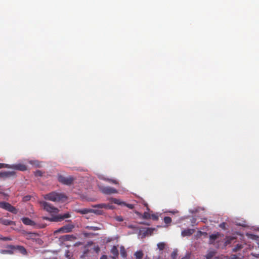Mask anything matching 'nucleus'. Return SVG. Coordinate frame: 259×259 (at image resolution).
<instances>
[{"instance_id": "f257e3e1", "label": "nucleus", "mask_w": 259, "mask_h": 259, "mask_svg": "<svg viewBox=\"0 0 259 259\" xmlns=\"http://www.w3.org/2000/svg\"><path fill=\"white\" fill-rule=\"evenodd\" d=\"M44 198L46 200L52 201H59L63 199L66 198L65 195L63 194H60L55 192H52L49 194H47L44 196Z\"/></svg>"}, {"instance_id": "f03ea898", "label": "nucleus", "mask_w": 259, "mask_h": 259, "mask_svg": "<svg viewBox=\"0 0 259 259\" xmlns=\"http://www.w3.org/2000/svg\"><path fill=\"white\" fill-rule=\"evenodd\" d=\"M21 220L23 223L25 225L32 226L35 229L44 228L47 226V225L45 224H37L33 221L27 217L22 218Z\"/></svg>"}, {"instance_id": "7ed1b4c3", "label": "nucleus", "mask_w": 259, "mask_h": 259, "mask_svg": "<svg viewBox=\"0 0 259 259\" xmlns=\"http://www.w3.org/2000/svg\"><path fill=\"white\" fill-rule=\"evenodd\" d=\"M58 181L62 184L66 185H70L72 184L74 180V178L72 176L65 177L62 175H58Z\"/></svg>"}, {"instance_id": "20e7f679", "label": "nucleus", "mask_w": 259, "mask_h": 259, "mask_svg": "<svg viewBox=\"0 0 259 259\" xmlns=\"http://www.w3.org/2000/svg\"><path fill=\"white\" fill-rule=\"evenodd\" d=\"M40 204L41 206L46 210L47 211L50 213H57L58 209L51 205L50 203L46 201H40Z\"/></svg>"}, {"instance_id": "39448f33", "label": "nucleus", "mask_w": 259, "mask_h": 259, "mask_svg": "<svg viewBox=\"0 0 259 259\" xmlns=\"http://www.w3.org/2000/svg\"><path fill=\"white\" fill-rule=\"evenodd\" d=\"M0 207L14 214H17L18 212V210L8 202H0Z\"/></svg>"}, {"instance_id": "423d86ee", "label": "nucleus", "mask_w": 259, "mask_h": 259, "mask_svg": "<svg viewBox=\"0 0 259 259\" xmlns=\"http://www.w3.org/2000/svg\"><path fill=\"white\" fill-rule=\"evenodd\" d=\"M70 217V214L68 213H65L63 215H58L56 217H53L52 218H50L46 217H44L42 218L44 220H49L51 222H59V221H61V220H64V219L69 218Z\"/></svg>"}, {"instance_id": "0eeeda50", "label": "nucleus", "mask_w": 259, "mask_h": 259, "mask_svg": "<svg viewBox=\"0 0 259 259\" xmlns=\"http://www.w3.org/2000/svg\"><path fill=\"white\" fill-rule=\"evenodd\" d=\"M74 228V226L73 225L67 224V225L61 227L57 230L55 231L54 232V233L57 234V233H69L72 231V230Z\"/></svg>"}, {"instance_id": "6e6552de", "label": "nucleus", "mask_w": 259, "mask_h": 259, "mask_svg": "<svg viewBox=\"0 0 259 259\" xmlns=\"http://www.w3.org/2000/svg\"><path fill=\"white\" fill-rule=\"evenodd\" d=\"M7 168H12L20 171H25L27 170V166L22 163H17L12 165H7Z\"/></svg>"}, {"instance_id": "1a4fd4ad", "label": "nucleus", "mask_w": 259, "mask_h": 259, "mask_svg": "<svg viewBox=\"0 0 259 259\" xmlns=\"http://www.w3.org/2000/svg\"><path fill=\"white\" fill-rule=\"evenodd\" d=\"M101 192L106 195L115 194L118 192L117 190L114 188L111 187H104L101 189Z\"/></svg>"}, {"instance_id": "9d476101", "label": "nucleus", "mask_w": 259, "mask_h": 259, "mask_svg": "<svg viewBox=\"0 0 259 259\" xmlns=\"http://www.w3.org/2000/svg\"><path fill=\"white\" fill-rule=\"evenodd\" d=\"M16 176L15 171H4L0 172V178L6 179L8 178L13 177Z\"/></svg>"}, {"instance_id": "9b49d317", "label": "nucleus", "mask_w": 259, "mask_h": 259, "mask_svg": "<svg viewBox=\"0 0 259 259\" xmlns=\"http://www.w3.org/2000/svg\"><path fill=\"white\" fill-rule=\"evenodd\" d=\"M7 248H10L11 249H16L18 250L20 252H21L22 254H23L24 255L26 254V253H27L26 249L24 247H23L22 246L18 245V246H15L14 245H10L7 246Z\"/></svg>"}, {"instance_id": "f8f14e48", "label": "nucleus", "mask_w": 259, "mask_h": 259, "mask_svg": "<svg viewBox=\"0 0 259 259\" xmlns=\"http://www.w3.org/2000/svg\"><path fill=\"white\" fill-rule=\"evenodd\" d=\"M38 236V234L36 233H32V232H25L24 233V236L28 240H35L36 239V237Z\"/></svg>"}, {"instance_id": "ddd939ff", "label": "nucleus", "mask_w": 259, "mask_h": 259, "mask_svg": "<svg viewBox=\"0 0 259 259\" xmlns=\"http://www.w3.org/2000/svg\"><path fill=\"white\" fill-rule=\"evenodd\" d=\"M76 237L73 235H65L60 238V240L62 241H71L75 240Z\"/></svg>"}, {"instance_id": "4468645a", "label": "nucleus", "mask_w": 259, "mask_h": 259, "mask_svg": "<svg viewBox=\"0 0 259 259\" xmlns=\"http://www.w3.org/2000/svg\"><path fill=\"white\" fill-rule=\"evenodd\" d=\"M195 232V230L193 229H188L182 231L181 235L182 236H189L193 234Z\"/></svg>"}, {"instance_id": "2eb2a0df", "label": "nucleus", "mask_w": 259, "mask_h": 259, "mask_svg": "<svg viewBox=\"0 0 259 259\" xmlns=\"http://www.w3.org/2000/svg\"><path fill=\"white\" fill-rule=\"evenodd\" d=\"M0 223L6 225V226H9V225H15V222L10 221L8 219L1 218L0 219Z\"/></svg>"}, {"instance_id": "dca6fc26", "label": "nucleus", "mask_w": 259, "mask_h": 259, "mask_svg": "<svg viewBox=\"0 0 259 259\" xmlns=\"http://www.w3.org/2000/svg\"><path fill=\"white\" fill-rule=\"evenodd\" d=\"M220 236V234L219 233H217L216 234H213L209 236V243L210 244H212L214 241L219 238Z\"/></svg>"}, {"instance_id": "f3484780", "label": "nucleus", "mask_w": 259, "mask_h": 259, "mask_svg": "<svg viewBox=\"0 0 259 259\" xmlns=\"http://www.w3.org/2000/svg\"><path fill=\"white\" fill-rule=\"evenodd\" d=\"M156 230V229L155 228H147L146 229V230L143 234L145 236L151 235L153 232Z\"/></svg>"}, {"instance_id": "a211bd4d", "label": "nucleus", "mask_w": 259, "mask_h": 259, "mask_svg": "<svg viewBox=\"0 0 259 259\" xmlns=\"http://www.w3.org/2000/svg\"><path fill=\"white\" fill-rule=\"evenodd\" d=\"M85 229L89 230L98 231L101 230L102 227L101 226H87L85 227Z\"/></svg>"}, {"instance_id": "6ab92c4d", "label": "nucleus", "mask_w": 259, "mask_h": 259, "mask_svg": "<svg viewBox=\"0 0 259 259\" xmlns=\"http://www.w3.org/2000/svg\"><path fill=\"white\" fill-rule=\"evenodd\" d=\"M136 259H142L144 253L142 250L137 251L134 253Z\"/></svg>"}, {"instance_id": "aec40b11", "label": "nucleus", "mask_w": 259, "mask_h": 259, "mask_svg": "<svg viewBox=\"0 0 259 259\" xmlns=\"http://www.w3.org/2000/svg\"><path fill=\"white\" fill-rule=\"evenodd\" d=\"M120 253L121 256L123 258H126L127 257V253L126 251L123 246H121L120 247Z\"/></svg>"}, {"instance_id": "412c9836", "label": "nucleus", "mask_w": 259, "mask_h": 259, "mask_svg": "<svg viewBox=\"0 0 259 259\" xmlns=\"http://www.w3.org/2000/svg\"><path fill=\"white\" fill-rule=\"evenodd\" d=\"M29 162L35 167H40L41 166V162L38 160H30Z\"/></svg>"}, {"instance_id": "4be33fe9", "label": "nucleus", "mask_w": 259, "mask_h": 259, "mask_svg": "<svg viewBox=\"0 0 259 259\" xmlns=\"http://www.w3.org/2000/svg\"><path fill=\"white\" fill-rule=\"evenodd\" d=\"M236 239V237L233 236H227L226 237V241L225 244L226 245L232 243V242Z\"/></svg>"}, {"instance_id": "5701e85b", "label": "nucleus", "mask_w": 259, "mask_h": 259, "mask_svg": "<svg viewBox=\"0 0 259 259\" xmlns=\"http://www.w3.org/2000/svg\"><path fill=\"white\" fill-rule=\"evenodd\" d=\"M111 252L115 257H117L118 256L119 252H118V250L116 246H113L112 247V248L111 249Z\"/></svg>"}, {"instance_id": "b1692460", "label": "nucleus", "mask_w": 259, "mask_h": 259, "mask_svg": "<svg viewBox=\"0 0 259 259\" xmlns=\"http://www.w3.org/2000/svg\"><path fill=\"white\" fill-rule=\"evenodd\" d=\"M93 207L94 208H110L108 205L104 204V203H101V204L95 205H94Z\"/></svg>"}, {"instance_id": "393cba45", "label": "nucleus", "mask_w": 259, "mask_h": 259, "mask_svg": "<svg viewBox=\"0 0 259 259\" xmlns=\"http://www.w3.org/2000/svg\"><path fill=\"white\" fill-rule=\"evenodd\" d=\"M92 213H94L97 215H101L103 213V210L100 209H92Z\"/></svg>"}, {"instance_id": "a878e982", "label": "nucleus", "mask_w": 259, "mask_h": 259, "mask_svg": "<svg viewBox=\"0 0 259 259\" xmlns=\"http://www.w3.org/2000/svg\"><path fill=\"white\" fill-rule=\"evenodd\" d=\"M112 202L115 204H119V205L125 204V202H121V201H120V200L119 199H118L116 198H112Z\"/></svg>"}, {"instance_id": "bb28decb", "label": "nucleus", "mask_w": 259, "mask_h": 259, "mask_svg": "<svg viewBox=\"0 0 259 259\" xmlns=\"http://www.w3.org/2000/svg\"><path fill=\"white\" fill-rule=\"evenodd\" d=\"M157 247L160 250H163L165 247V244L164 242L158 243L157 244Z\"/></svg>"}, {"instance_id": "cd10ccee", "label": "nucleus", "mask_w": 259, "mask_h": 259, "mask_svg": "<svg viewBox=\"0 0 259 259\" xmlns=\"http://www.w3.org/2000/svg\"><path fill=\"white\" fill-rule=\"evenodd\" d=\"M242 248H243L242 245L238 244L233 249V251L237 252V251L239 250L240 249H241Z\"/></svg>"}, {"instance_id": "c85d7f7f", "label": "nucleus", "mask_w": 259, "mask_h": 259, "mask_svg": "<svg viewBox=\"0 0 259 259\" xmlns=\"http://www.w3.org/2000/svg\"><path fill=\"white\" fill-rule=\"evenodd\" d=\"M214 255V252L210 251L205 256L206 259H211L212 257Z\"/></svg>"}, {"instance_id": "c756f323", "label": "nucleus", "mask_w": 259, "mask_h": 259, "mask_svg": "<svg viewBox=\"0 0 259 259\" xmlns=\"http://www.w3.org/2000/svg\"><path fill=\"white\" fill-rule=\"evenodd\" d=\"M91 209H92L85 208L81 210L80 212L81 214H87L88 213H92Z\"/></svg>"}, {"instance_id": "7c9ffc66", "label": "nucleus", "mask_w": 259, "mask_h": 259, "mask_svg": "<svg viewBox=\"0 0 259 259\" xmlns=\"http://www.w3.org/2000/svg\"><path fill=\"white\" fill-rule=\"evenodd\" d=\"M164 222L166 224H170L171 222V219L170 217H165L164 218Z\"/></svg>"}, {"instance_id": "2f4dec72", "label": "nucleus", "mask_w": 259, "mask_h": 259, "mask_svg": "<svg viewBox=\"0 0 259 259\" xmlns=\"http://www.w3.org/2000/svg\"><path fill=\"white\" fill-rule=\"evenodd\" d=\"M178 255V251L177 249L174 250L171 253V257L172 259H176Z\"/></svg>"}, {"instance_id": "473e14b6", "label": "nucleus", "mask_w": 259, "mask_h": 259, "mask_svg": "<svg viewBox=\"0 0 259 259\" xmlns=\"http://www.w3.org/2000/svg\"><path fill=\"white\" fill-rule=\"evenodd\" d=\"M142 218L145 219H149L151 218V215L149 212H145L143 214Z\"/></svg>"}, {"instance_id": "72a5a7b5", "label": "nucleus", "mask_w": 259, "mask_h": 259, "mask_svg": "<svg viewBox=\"0 0 259 259\" xmlns=\"http://www.w3.org/2000/svg\"><path fill=\"white\" fill-rule=\"evenodd\" d=\"M105 180L106 181L109 182V183H113V184H115V185H118V181H116V180L110 179H105Z\"/></svg>"}, {"instance_id": "f704fd0d", "label": "nucleus", "mask_w": 259, "mask_h": 259, "mask_svg": "<svg viewBox=\"0 0 259 259\" xmlns=\"http://www.w3.org/2000/svg\"><path fill=\"white\" fill-rule=\"evenodd\" d=\"M34 174L36 177H41L42 176V172L41 170H37L34 172Z\"/></svg>"}, {"instance_id": "c9c22d12", "label": "nucleus", "mask_w": 259, "mask_h": 259, "mask_svg": "<svg viewBox=\"0 0 259 259\" xmlns=\"http://www.w3.org/2000/svg\"><path fill=\"white\" fill-rule=\"evenodd\" d=\"M0 253L1 254H12L13 253L12 251L11 250H1Z\"/></svg>"}, {"instance_id": "e433bc0d", "label": "nucleus", "mask_w": 259, "mask_h": 259, "mask_svg": "<svg viewBox=\"0 0 259 259\" xmlns=\"http://www.w3.org/2000/svg\"><path fill=\"white\" fill-rule=\"evenodd\" d=\"M226 223L223 222L219 225V227L223 230H226Z\"/></svg>"}, {"instance_id": "4c0bfd02", "label": "nucleus", "mask_w": 259, "mask_h": 259, "mask_svg": "<svg viewBox=\"0 0 259 259\" xmlns=\"http://www.w3.org/2000/svg\"><path fill=\"white\" fill-rule=\"evenodd\" d=\"M31 198V196L30 195H27V196H24L23 198V201H29Z\"/></svg>"}, {"instance_id": "58836bf2", "label": "nucleus", "mask_w": 259, "mask_h": 259, "mask_svg": "<svg viewBox=\"0 0 259 259\" xmlns=\"http://www.w3.org/2000/svg\"><path fill=\"white\" fill-rule=\"evenodd\" d=\"M115 220L118 222H122L123 221V219L121 216H116L115 217Z\"/></svg>"}, {"instance_id": "ea45409f", "label": "nucleus", "mask_w": 259, "mask_h": 259, "mask_svg": "<svg viewBox=\"0 0 259 259\" xmlns=\"http://www.w3.org/2000/svg\"><path fill=\"white\" fill-rule=\"evenodd\" d=\"M124 205L126 206L128 208H130V209H133L134 206V205L133 204H126L125 203V204H123Z\"/></svg>"}, {"instance_id": "a19ab883", "label": "nucleus", "mask_w": 259, "mask_h": 259, "mask_svg": "<svg viewBox=\"0 0 259 259\" xmlns=\"http://www.w3.org/2000/svg\"><path fill=\"white\" fill-rule=\"evenodd\" d=\"M230 259H239V257L236 254H232L230 256Z\"/></svg>"}, {"instance_id": "79ce46f5", "label": "nucleus", "mask_w": 259, "mask_h": 259, "mask_svg": "<svg viewBox=\"0 0 259 259\" xmlns=\"http://www.w3.org/2000/svg\"><path fill=\"white\" fill-rule=\"evenodd\" d=\"M3 241H10V240H12V238L11 237H4L3 239H2Z\"/></svg>"}, {"instance_id": "37998d69", "label": "nucleus", "mask_w": 259, "mask_h": 259, "mask_svg": "<svg viewBox=\"0 0 259 259\" xmlns=\"http://www.w3.org/2000/svg\"><path fill=\"white\" fill-rule=\"evenodd\" d=\"M7 164L4 163H0V168L6 167Z\"/></svg>"}, {"instance_id": "c03bdc74", "label": "nucleus", "mask_w": 259, "mask_h": 259, "mask_svg": "<svg viewBox=\"0 0 259 259\" xmlns=\"http://www.w3.org/2000/svg\"><path fill=\"white\" fill-rule=\"evenodd\" d=\"M151 217L152 219L154 220H157L158 219V217L155 214H152Z\"/></svg>"}, {"instance_id": "a18cd8bd", "label": "nucleus", "mask_w": 259, "mask_h": 259, "mask_svg": "<svg viewBox=\"0 0 259 259\" xmlns=\"http://www.w3.org/2000/svg\"><path fill=\"white\" fill-rule=\"evenodd\" d=\"M189 254H186L184 257H182L181 259H189Z\"/></svg>"}, {"instance_id": "49530a36", "label": "nucleus", "mask_w": 259, "mask_h": 259, "mask_svg": "<svg viewBox=\"0 0 259 259\" xmlns=\"http://www.w3.org/2000/svg\"><path fill=\"white\" fill-rule=\"evenodd\" d=\"M100 259H108V257L106 255H103L101 256Z\"/></svg>"}, {"instance_id": "de8ad7c7", "label": "nucleus", "mask_w": 259, "mask_h": 259, "mask_svg": "<svg viewBox=\"0 0 259 259\" xmlns=\"http://www.w3.org/2000/svg\"><path fill=\"white\" fill-rule=\"evenodd\" d=\"M253 255L257 258H259V253L253 254Z\"/></svg>"}, {"instance_id": "09e8293b", "label": "nucleus", "mask_w": 259, "mask_h": 259, "mask_svg": "<svg viewBox=\"0 0 259 259\" xmlns=\"http://www.w3.org/2000/svg\"><path fill=\"white\" fill-rule=\"evenodd\" d=\"M3 237H3L2 235H0V240H2V239H3Z\"/></svg>"}, {"instance_id": "8fccbe9b", "label": "nucleus", "mask_w": 259, "mask_h": 259, "mask_svg": "<svg viewBox=\"0 0 259 259\" xmlns=\"http://www.w3.org/2000/svg\"><path fill=\"white\" fill-rule=\"evenodd\" d=\"M144 259H150V258L149 257H145Z\"/></svg>"}, {"instance_id": "3c124183", "label": "nucleus", "mask_w": 259, "mask_h": 259, "mask_svg": "<svg viewBox=\"0 0 259 259\" xmlns=\"http://www.w3.org/2000/svg\"><path fill=\"white\" fill-rule=\"evenodd\" d=\"M145 205H146L147 207L148 206V204H145Z\"/></svg>"}, {"instance_id": "603ef678", "label": "nucleus", "mask_w": 259, "mask_h": 259, "mask_svg": "<svg viewBox=\"0 0 259 259\" xmlns=\"http://www.w3.org/2000/svg\"><path fill=\"white\" fill-rule=\"evenodd\" d=\"M144 225H145V223H142ZM146 225H147V224H146Z\"/></svg>"}]
</instances>
